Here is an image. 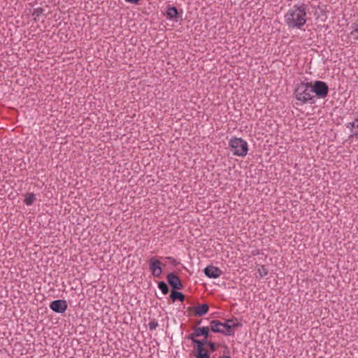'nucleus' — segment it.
<instances>
[{"label": "nucleus", "instance_id": "4468645a", "mask_svg": "<svg viewBox=\"0 0 358 358\" xmlns=\"http://www.w3.org/2000/svg\"><path fill=\"white\" fill-rule=\"evenodd\" d=\"M170 296L173 301H183L185 299L184 295L181 292L177 291H172Z\"/></svg>", "mask_w": 358, "mask_h": 358}, {"label": "nucleus", "instance_id": "a211bd4d", "mask_svg": "<svg viewBox=\"0 0 358 358\" xmlns=\"http://www.w3.org/2000/svg\"><path fill=\"white\" fill-rule=\"evenodd\" d=\"M257 273L260 277H264L268 274V271L264 266H261L258 268Z\"/></svg>", "mask_w": 358, "mask_h": 358}, {"label": "nucleus", "instance_id": "bb28decb", "mask_svg": "<svg viewBox=\"0 0 358 358\" xmlns=\"http://www.w3.org/2000/svg\"><path fill=\"white\" fill-rule=\"evenodd\" d=\"M208 345H209L210 348L213 351H214V350H215V344H214L213 343L210 342V343H208Z\"/></svg>", "mask_w": 358, "mask_h": 358}, {"label": "nucleus", "instance_id": "2eb2a0df", "mask_svg": "<svg viewBox=\"0 0 358 358\" xmlns=\"http://www.w3.org/2000/svg\"><path fill=\"white\" fill-rule=\"evenodd\" d=\"M158 288L162 291L163 294H166L169 292V287L166 283L163 281L158 283Z\"/></svg>", "mask_w": 358, "mask_h": 358}, {"label": "nucleus", "instance_id": "f03ea898", "mask_svg": "<svg viewBox=\"0 0 358 358\" xmlns=\"http://www.w3.org/2000/svg\"><path fill=\"white\" fill-rule=\"evenodd\" d=\"M312 94L311 84L308 83L302 82L298 84L294 91L296 99L302 104L306 103L314 98Z\"/></svg>", "mask_w": 358, "mask_h": 358}, {"label": "nucleus", "instance_id": "1a4fd4ad", "mask_svg": "<svg viewBox=\"0 0 358 358\" xmlns=\"http://www.w3.org/2000/svg\"><path fill=\"white\" fill-rule=\"evenodd\" d=\"M222 328H224V334L227 336L233 335L234 332L231 329L237 326V324L234 323L231 320H227L224 323H222Z\"/></svg>", "mask_w": 358, "mask_h": 358}, {"label": "nucleus", "instance_id": "9b49d317", "mask_svg": "<svg viewBox=\"0 0 358 358\" xmlns=\"http://www.w3.org/2000/svg\"><path fill=\"white\" fill-rule=\"evenodd\" d=\"M211 330L213 332L224 334V328H222V323L217 320H212L211 322Z\"/></svg>", "mask_w": 358, "mask_h": 358}, {"label": "nucleus", "instance_id": "0eeeda50", "mask_svg": "<svg viewBox=\"0 0 358 358\" xmlns=\"http://www.w3.org/2000/svg\"><path fill=\"white\" fill-rule=\"evenodd\" d=\"M167 281L169 284L175 289H182L183 288L182 284L176 274L170 273L167 275Z\"/></svg>", "mask_w": 358, "mask_h": 358}, {"label": "nucleus", "instance_id": "20e7f679", "mask_svg": "<svg viewBox=\"0 0 358 358\" xmlns=\"http://www.w3.org/2000/svg\"><path fill=\"white\" fill-rule=\"evenodd\" d=\"M312 93H315L316 96L320 98H325L329 92L328 85L323 81L317 80L314 85H311Z\"/></svg>", "mask_w": 358, "mask_h": 358}, {"label": "nucleus", "instance_id": "dca6fc26", "mask_svg": "<svg viewBox=\"0 0 358 358\" xmlns=\"http://www.w3.org/2000/svg\"><path fill=\"white\" fill-rule=\"evenodd\" d=\"M44 10L41 8H34L32 12V15L34 17V20H36L43 13Z\"/></svg>", "mask_w": 358, "mask_h": 358}, {"label": "nucleus", "instance_id": "393cba45", "mask_svg": "<svg viewBox=\"0 0 358 358\" xmlns=\"http://www.w3.org/2000/svg\"><path fill=\"white\" fill-rule=\"evenodd\" d=\"M347 127L350 129L352 131H353V129H356L355 120L352 122H350L348 124Z\"/></svg>", "mask_w": 358, "mask_h": 358}, {"label": "nucleus", "instance_id": "412c9836", "mask_svg": "<svg viewBox=\"0 0 358 358\" xmlns=\"http://www.w3.org/2000/svg\"><path fill=\"white\" fill-rule=\"evenodd\" d=\"M36 199V194L34 193H27L24 201H34Z\"/></svg>", "mask_w": 358, "mask_h": 358}, {"label": "nucleus", "instance_id": "423d86ee", "mask_svg": "<svg viewBox=\"0 0 358 358\" xmlns=\"http://www.w3.org/2000/svg\"><path fill=\"white\" fill-rule=\"evenodd\" d=\"M150 269L155 277H159L162 273L161 262L155 257H152L149 262Z\"/></svg>", "mask_w": 358, "mask_h": 358}, {"label": "nucleus", "instance_id": "b1692460", "mask_svg": "<svg viewBox=\"0 0 358 358\" xmlns=\"http://www.w3.org/2000/svg\"><path fill=\"white\" fill-rule=\"evenodd\" d=\"M196 337H198V336L195 335V331H194L193 333L188 335L187 338V339L191 340L194 343V341L197 340V339H196Z\"/></svg>", "mask_w": 358, "mask_h": 358}, {"label": "nucleus", "instance_id": "f8f14e48", "mask_svg": "<svg viewBox=\"0 0 358 358\" xmlns=\"http://www.w3.org/2000/svg\"><path fill=\"white\" fill-rule=\"evenodd\" d=\"M195 335L199 336H203L206 338L208 336L209 328L207 327L195 328Z\"/></svg>", "mask_w": 358, "mask_h": 358}, {"label": "nucleus", "instance_id": "4be33fe9", "mask_svg": "<svg viewBox=\"0 0 358 358\" xmlns=\"http://www.w3.org/2000/svg\"><path fill=\"white\" fill-rule=\"evenodd\" d=\"M148 327L150 330H154L158 327V322L155 320L149 322Z\"/></svg>", "mask_w": 358, "mask_h": 358}, {"label": "nucleus", "instance_id": "aec40b11", "mask_svg": "<svg viewBox=\"0 0 358 358\" xmlns=\"http://www.w3.org/2000/svg\"><path fill=\"white\" fill-rule=\"evenodd\" d=\"M195 356L196 358H210L209 355L203 350L196 352Z\"/></svg>", "mask_w": 358, "mask_h": 358}, {"label": "nucleus", "instance_id": "ddd939ff", "mask_svg": "<svg viewBox=\"0 0 358 358\" xmlns=\"http://www.w3.org/2000/svg\"><path fill=\"white\" fill-rule=\"evenodd\" d=\"M166 15L169 19L176 18L178 15V10L175 6H168Z\"/></svg>", "mask_w": 358, "mask_h": 358}, {"label": "nucleus", "instance_id": "5701e85b", "mask_svg": "<svg viewBox=\"0 0 358 358\" xmlns=\"http://www.w3.org/2000/svg\"><path fill=\"white\" fill-rule=\"evenodd\" d=\"M355 123L356 129H357V131H353L352 134H351V136L357 137L358 136V119L357 118H356L355 120Z\"/></svg>", "mask_w": 358, "mask_h": 358}, {"label": "nucleus", "instance_id": "f257e3e1", "mask_svg": "<svg viewBox=\"0 0 358 358\" xmlns=\"http://www.w3.org/2000/svg\"><path fill=\"white\" fill-rule=\"evenodd\" d=\"M307 6L304 3L295 5L285 15V22L289 28L301 29L306 22Z\"/></svg>", "mask_w": 358, "mask_h": 358}, {"label": "nucleus", "instance_id": "cd10ccee", "mask_svg": "<svg viewBox=\"0 0 358 358\" xmlns=\"http://www.w3.org/2000/svg\"><path fill=\"white\" fill-rule=\"evenodd\" d=\"M357 119H358V117H357Z\"/></svg>", "mask_w": 358, "mask_h": 358}, {"label": "nucleus", "instance_id": "9d476101", "mask_svg": "<svg viewBox=\"0 0 358 358\" xmlns=\"http://www.w3.org/2000/svg\"><path fill=\"white\" fill-rule=\"evenodd\" d=\"M209 307L206 303L199 305L194 307V312L198 316H202L206 314L208 311Z\"/></svg>", "mask_w": 358, "mask_h": 358}, {"label": "nucleus", "instance_id": "6ab92c4d", "mask_svg": "<svg viewBox=\"0 0 358 358\" xmlns=\"http://www.w3.org/2000/svg\"><path fill=\"white\" fill-rule=\"evenodd\" d=\"M194 343L197 345L196 352L201 351L203 350V345L205 342L200 340L194 341Z\"/></svg>", "mask_w": 358, "mask_h": 358}, {"label": "nucleus", "instance_id": "6e6552de", "mask_svg": "<svg viewBox=\"0 0 358 358\" xmlns=\"http://www.w3.org/2000/svg\"><path fill=\"white\" fill-rule=\"evenodd\" d=\"M205 275L210 278H218L222 275V271L216 266H208L204 269Z\"/></svg>", "mask_w": 358, "mask_h": 358}, {"label": "nucleus", "instance_id": "7ed1b4c3", "mask_svg": "<svg viewBox=\"0 0 358 358\" xmlns=\"http://www.w3.org/2000/svg\"><path fill=\"white\" fill-rule=\"evenodd\" d=\"M229 145L233 155L244 157L247 155L248 148L247 142L241 138H233L229 141Z\"/></svg>", "mask_w": 358, "mask_h": 358}, {"label": "nucleus", "instance_id": "a878e982", "mask_svg": "<svg viewBox=\"0 0 358 358\" xmlns=\"http://www.w3.org/2000/svg\"><path fill=\"white\" fill-rule=\"evenodd\" d=\"M126 2L132 3V4H138L141 0H124Z\"/></svg>", "mask_w": 358, "mask_h": 358}, {"label": "nucleus", "instance_id": "39448f33", "mask_svg": "<svg viewBox=\"0 0 358 358\" xmlns=\"http://www.w3.org/2000/svg\"><path fill=\"white\" fill-rule=\"evenodd\" d=\"M50 308L55 313H64L68 308V304L65 300L57 299L51 302Z\"/></svg>", "mask_w": 358, "mask_h": 358}, {"label": "nucleus", "instance_id": "f3484780", "mask_svg": "<svg viewBox=\"0 0 358 358\" xmlns=\"http://www.w3.org/2000/svg\"><path fill=\"white\" fill-rule=\"evenodd\" d=\"M353 30L350 32V35L352 36L355 39L358 38V19L353 24Z\"/></svg>", "mask_w": 358, "mask_h": 358}]
</instances>
